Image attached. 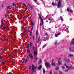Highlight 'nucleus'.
Returning <instances> with one entry per match:
<instances>
[{
  "mask_svg": "<svg viewBox=\"0 0 74 74\" xmlns=\"http://www.w3.org/2000/svg\"><path fill=\"white\" fill-rule=\"evenodd\" d=\"M32 48L33 49V51H34V55L35 56V57L36 58V56H37V51H34V46H33Z\"/></svg>",
  "mask_w": 74,
  "mask_h": 74,
  "instance_id": "1",
  "label": "nucleus"
},
{
  "mask_svg": "<svg viewBox=\"0 0 74 74\" xmlns=\"http://www.w3.org/2000/svg\"><path fill=\"white\" fill-rule=\"evenodd\" d=\"M32 73H34H34H36L37 70H35V69H36V68H35V66H34V65L33 64L32 65Z\"/></svg>",
  "mask_w": 74,
  "mask_h": 74,
  "instance_id": "2",
  "label": "nucleus"
},
{
  "mask_svg": "<svg viewBox=\"0 0 74 74\" xmlns=\"http://www.w3.org/2000/svg\"><path fill=\"white\" fill-rule=\"evenodd\" d=\"M45 65L46 67H49V68L51 67V66H50V63H49V62H46L45 64Z\"/></svg>",
  "mask_w": 74,
  "mask_h": 74,
  "instance_id": "3",
  "label": "nucleus"
},
{
  "mask_svg": "<svg viewBox=\"0 0 74 74\" xmlns=\"http://www.w3.org/2000/svg\"><path fill=\"white\" fill-rule=\"evenodd\" d=\"M57 3L58 5H57V7H61V1H60V0H59Z\"/></svg>",
  "mask_w": 74,
  "mask_h": 74,
  "instance_id": "4",
  "label": "nucleus"
},
{
  "mask_svg": "<svg viewBox=\"0 0 74 74\" xmlns=\"http://www.w3.org/2000/svg\"><path fill=\"white\" fill-rule=\"evenodd\" d=\"M62 61L61 60L60 61L58 60V63L57 65L58 66L59 65H61V64H62Z\"/></svg>",
  "mask_w": 74,
  "mask_h": 74,
  "instance_id": "5",
  "label": "nucleus"
},
{
  "mask_svg": "<svg viewBox=\"0 0 74 74\" xmlns=\"http://www.w3.org/2000/svg\"><path fill=\"white\" fill-rule=\"evenodd\" d=\"M29 58H30L31 59H33V56L32 55H31V54L29 53Z\"/></svg>",
  "mask_w": 74,
  "mask_h": 74,
  "instance_id": "6",
  "label": "nucleus"
},
{
  "mask_svg": "<svg viewBox=\"0 0 74 74\" xmlns=\"http://www.w3.org/2000/svg\"><path fill=\"white\" fill-rule=\"evenodd\" d=\"M39 16L40 19H41V23L42 24L43 23V19H42V18H41V16Z\"/></svg>",
  "mask_w": 74,
  "mask_h": 74,
  "instance_id": "7",
  "label": "nucleus"
},
{
  "mask_svg": "<svg viewBox=\"0 0 74 74\" xmlns=\"http://www.w3.org/2000/svg\"><path fill=\"white\" fill-rule=\"evenodd\" d=\"M41 68H42V65H39V66L38 68V69L40 70L41 69Z\"/></svg>",
  "mask_w": 74,
  "mask_h": 74,
  "instance_id": "8",
  "label": "nucleus"
},
{
  "mask_svg": "<svg viewBox=\"0 0 74 74\" xmlns=\"http://www.w3.org/2000/svg\"><path fill=\"white\" fill-rule=\"evenodd\" d=\"M28 60H29L28 59H24L23 60V62H24V63H25V64H26V63H27V61H28Z\"/></svg>",
  "mask_w": 74,
  "mask_h": 74,
  "instance_id": "9",
  "label": "nucleus"
},
{
  "mask_svg": "<svg viewBox=\"0 0 74 74\" xmlns=\"http://www.w3.org/2000/svg\"><path fill=\"white\" fill-rule=\"evenodd\" d=\"M27 55H29V53H30V50L28 49L27 51Z\"/></svg>",
  "mask_w": 74,
  "mask_h": 74,
  "instance_id": "10",
  "label": "nucleus"
},
{
  "mask_svg": "<svg viewBox=\"0 0 74 74\" xmlns=\"http://www.w3.org/2000/svg\"><path fill=\"white\" fill-rule=\"evenodd\" d=\"M64 60L66 61V62H70V60H69V59L67 60V59L65 58Z\"/></svg>",
  "mask_w": 74,
  "mask_h": 74,
  "instance_id": "11",
  "label": "nucleus"
},
{
  "mask_svg": "<svg viewBox=\"0 0 74 74\" xmlns=\"http://www.w3.org/2000/svg\"><path fill=\"white\" fill-rule=\"evenodd\" d=\"M34 23H33V19H31V25L32 26H34Z\"/></svg>",
  "mask_w": 74,
  "mask_h": 74,
  "instance_id": "12",
  "label": "nucleus"
},
{
  "mask_svg": "<svg viewBox=\"0 0 74 74\" xmlns=\"http://www.w3.org/2000/svg\"><path fill=\"white\" fill-rule=\"evenodd\" d=\"M41 63H42V59H40L39 62L38 63V64H41Z\"/></svg>",
  "mask_w": 74,
  "mask_h": 74,
  "instance_id": "13",
  "label": "nucleus"
},
{
  "mask_svg": "<svg viewBox=\"0 0 74 74\" xmlns=\"http://www.w3.org/2000/svg\"><path fill=\"white\" fill-rule=\"evenodd\" d=\"M51 65L52 66H56V64H55V63H51Z\"/></svg>",
  "mask_w": 74,
  "mask_h": 74,
  "instance_id": "14",
  "label": "nucleus"
},
{
  "mask_svg": "<svg viewBox=\"0 0 74 74\" xmlns=\"http://www.w3.org/2000/svg\"><path fill=\"white\" fill-rule=\"evenodd\" d=\"M7 9H9V10H11V8H10V6L9 5L7 7Z\"/></svg>",
  "mask_w": 74,
  "mask_h": 74,
  "instance_id": "15",
  "label": "nucleus"
},
{
  "mask_svg": "<svg viewBox=\"0 0 74 74\" xmlns=\"http://www.w3.org/2000/svg\"><path fill=\"white\" fill-rule=\"evenodd\" d=\"M74 69L73 67H72V66H71L69 67V69L70 70V69Z\"/></svg>",
  "mask_w": 74,
  "mask_h": 74,
  "instance_id": "16",
  "label": "nucleus"
},
{
  "mask_svg": "<svg viewBox=\"0 0 74 74\" xmlns=\"http://www.w3.org/2000/svg\"><path fill=\"white\" fill-rule=\"evenodd\" d=\"M73 54H69L68 56V57H71L72 56H73Z\"/></svg>",
  "mask_w": 74,
  "mask_h": 74,
  "instance_id": "17",
  "label": "nucleus"
},
{
  "mask_svg": "<svg viewBox=\"0 0 74 74\" xmlns=\"http://www.w3.org/2000/svg\"><path fill=\"white\" fill-rule=\"evenodd\" d=\"M38 36V30H37L36 32V36L37 37Z\"/></svg>",
  "mask_w": 74,
  "mask_h": 74,
  "instance_id": "18",
  "label": "nucleus"
},
{
  "mask_svg": "<svg viewBox=\"0 0 74 74\" xmlns=\"http://www.w3.org/2000/svg\"><path fill=\"white\" fill-rule=\"evenodd\" d=\"M60 18H61V19L62 21H63L64 20H63V17H62V16H60Z\"/></svg>",
  "mask_w": 74,
  "mask_h": 74,
  "instance_id": "19",
  "label": "nucleus"
},
{
  "mask_svg": "<svg viewBox=\"0 0 74 74\" xmlns=\"http://www.w3.org/2000/svg\"><path fill=\"white\" fill-rule=\"evenodd\" d=\"M69 70V69H68L67 70H65V73H67V72H68V71Z\"/></svg>",
  "mask_w": 74,
  "mask_h": 74,
  "instance_id": "20",
  "label": "nucleus"
},
{
  "mask_svg": "<svg viewBox=\"0 0 74 74\" xmlns=\"http://www.w3.org/2000/svg\"><path fill=\"white\" fill-rule=\"evenodd\" d=\"M55 69H56V70H58V69H59V67H56Z\"/></svg>",
  "mask_w": 74,
  "mask_h": 74,
  "instance_id": "21",
  "label": "nucleus"
},
{
  "mask_svg": "<svg viewBox=\"0 0 74 74\" xmlns=\"http://www.w3.org/2000/svg\"><path fill=\"white\" fill-rule=\"evenodd\" d=\"M30 34H29L30 36H32V31H30Z\"/></svg>",
  "mask_w": 74,
  "mask_h": 74,
  "instance_id": "22",
  "label": "nucleus"
},
{
  "mask_svg": "<svg viewBox=\"0 0 74 74\" xmlns=\"http://www.w3.org/2000/svg\"><path fill=\"white\" fill-rule=\"evenodd\" d=\"M40 38H38V42H37V43L38 44L39 43V42H40Z\"/></svg>",
  "mask_w": 74,
  "mask_h": 74,
  "instance_id": "23",
  "label": "nucleus"
},
{
  "mask_svg": "<svg viewBox=\"0 0 74 74\" xmlns=\"http://www.w3.org/2000/svg\"><path fill=\"white\" fill-rule=\"evenodd\" d=\"M52 5H53V6H55V3L54 2H52L51 3Z\"/></svg>",
  "mask_w": 74,
  "mask_h": 74,
  "instance_id": "24",
  "label": "nucleus"
},
{
  "mask_svg": "<svg viewBox=\"0 0 74 74\" xmlns=\"http://www.w3.org/2000/svg\"><path fill=\"white\" fill-rule=\"evenodd\" d=\"M49 73L50 74H52V70H50Z\"/></svg>",
  "mask_w": 74,
  "mask_h": 74,
  "instance_id": "25",
  "label": "nucleus"
},
{
  "mask_svg": "<svg viewBox=\"0 0 74 74\" xmlns=\"http://www.w3.org/2000/svg\"><path fill=\"white\" fill-rule=\"evenodd\" d=\"M43 74H45V70L44 69H43Z\"/></svg>",
  "mask_w": 74,
  "mask_h": 74,
  "instance_id": "26",
  "label": "nucleus"
},
{
  "mask_svg": "<svg viewBox=\"0 0 74 74\" xmlns=\"http://www.w3.org/2000/svg\"><path fill=\"white\" fill-rule=\"evenodd\" d=\"M32 45H33V43L32 42L30 43V46L31 47V48H32Z\"/></svg>",
  "mask_w": 74,
  "mask_h": 74,
  "instance_id": "27",
  "label": "nucleus"
},
{
  "mask_svg": "<svg viewBox=\"0 0 74 74\" xmlns=\"http://www.w3.org/2000/svg\"><path fill=\"white\" fill-rule=\"evenodd\" d=\"M2 55L0 53V58L2 59V60H3V58H2V56H1Z\"/></svg>",
  "mask_w": 74,
  "mask_h": 74,
  "instance_id": "28",
  "label": "nucleus"
},
{
  "mask_svg": "<svg viewBox=\"0 0 74 74\" xmlns=\"http://www.w3.org/2000/svg\"><path fill=\"white\" fill-rule=\"evenodd\" d=\"M55 37H57L58 36V35L57 34H55Z\"/></svg>",
  "mask_w": 74,
  "mask_h": 74,
  "instance_id": "29",
  "label": "nucleus"
},
{
  "mask_svg": "<svg viewBox=\"0 0 74 74\" xmlns=\"http://www.w3.org/2000/svg\"><path fill=\"white\" fill-rule=\"evenodd\" d=\"M67 11L68 12H70V9H69V8H67Z\"/></svg>",
  "mask_w": 74,
  "mask_h": 74,
  "instance_id": "30",
  "label": "nucleus"
},
{
  "mask_svg": "<svg viewBox=\"0 0 74 74\" xmlns=\"http://www.w3.org/2000/svg\"><path fill=\"white\" fill-rule=\"evenodd\" d=\"M29 56H27V57H26V59H27L29 60Z\"/></svg>",
  "mask_w": 74,
  "mask_h": 74,
  "instance_id": "31",
  "label": "nucleus"
},
{
  "mask_svg": "<svg viewBox=\"0 0 74 74\" xmlns=\"http://www.w3.org/2000/svg\"><path fill=\"white\" fill-rule=\"evenodd\" d=\"M33 28H34L33 26H32L31 29V31H31V32H32V30H33Z\"/></svg>",
  "mask_w": 74,
  "mask_h": 74,
  "instance_id": "32",
  "label": "nucleus"
},
{
  "mask_svg": "<svg viewBox=\"0 0 74 74\" xmlns=\"http://www.w3.org/2000/svg\"><path fill=\"white\" fill-rule=\"evenodd\" d=\"M54 44L55 45H56L57 44V41H56L55 42Z\"/></svg>",
  "mask_w": 74,
  "mask_h": 74,
  "instance_id": "33",
  "label": "nucleus"
},
{
  "mask_svg": "<svg viewBox=\"0 0 74 74\" xmlns=\"http://www.w3.org/2000/svg\"><path fill=\"white\" fill-rule=\"evenodd\" d=\"M41 25H43V24H42L41 23H40V26H41Z\"/></svg>",
  "mask_w": 74,
  "mask_h": 74,
  "instance_id": "34",
  "label": "nucleus"
},
{
  "mask_svg": "<svg viewBox=\"0 0 74 74\" xmlns=\"http://www.w3.org/2000/svg\"><path fill=\"white\" fill-rule=\"evenodd\" d=\"M12 4H13V6H14V5H16V4H15V3H12Z\"/></svg>",
  "mask_w": 74,
  "mask_h": 74,
  "instance_id": "35",
  "label": "nucleus"
},
{
  "mask_svg": "<svg viewBox=\"0 0 74 74\" xmlns=\"http://www.w3.org/2000/svg\"><path fill=\"white\" fill-rule=\"evenodd\" d=\"M3 28L4 29H7V28L5 27H4Z\"/></svg>",
  "mask_w": 74,
  "mask_h": 74,
  "instance_id": "36",
  "label": "nucleus"
},
{
  "mask_svg": "<svg viewBox=\"0 0 74 74\" xmlns=\"http://www.w3.org/2000/svg\"><path fill=\"white\" fill-rule=\"evenodd\" d=\"M27 47L28 48H29V44H28L27 45Z\"/></svg>",
  "mask_w": 74,
  "mask_h": 74,
  "instance_id": "37",
  "label": "nucleus"
},
{
  "mask_svg": "<svg viewBox=\"0 0 74 74\" xmlns=\"http://www.w3.org/2000/svg\"><path fill=\"white\" fill-rule=\"evenodd\" d=\"M32 38H33V41H34V36H32Z\"/></svg>",
  "mask_w": 74,
  "mask_h": 74,
  "instance_id": "38",
  "label": "nucleus"
},
{
  "mask_svg": "<svg viewBox=\"0 0 74 74\" xmlns=\"http://www.w3.org/2000/svg\"><path fill=\"white\" fill-rule=\"evenodd\" d=\"M70 10L71 12V13H73V11H72V10H71V9H70Z\"/></svg>",
  "mask_w": 74,
  "mask_h": 74,
  "instance_id": "39",
  "label": "nucleus"
},
{
  "mask_svg": "<svg viewBox=\"0 0 74 74\" xmlns=\"http://www.w3.org/2000/svg\"><path fill=\"white\" fill-rule=\"evenodd\" d=\"M71 47H70V49H69L70 51H73V50H71Z\"/></svg>",
  "mask_w": 74,
  "mask_h": 74,
  "instance_id": "40",
  "label": "nucleus"
},
{
  "mask_svg": "<svg viewBox=\"0 0 74 74\" xmlns=\"http://www.w3.org/2000/svg\"><path fill=\"white\" fill-rule=\"evenodd\" d=\"M61 60V58H59V59L58 60V61H60Z\"/></svg>",
  "mask_w": 74,
  "mask_h": 74,
  "instance_id": "41",
  "label": "nucleus"
},
{
  "mask_svg": "<svg viewBox=\"0 0 74 74\" xmlns=\"http://www.w3.org/2000/svg\"><path fill=\"white\" fill-rule=\"evenodd\" d=\"M27 17H28L27 16H25L24 17V18H27Z\"/></svg>",
  "mask_w": 74,
  "mask_h": 74,
  "instance_id": "42",
  "label": "nucleus"
},
{
  "mask_svg": "<svg viewBox=\"0 0 74 74\" xmlns=\"http://www.w3.org/2000/svg\"><path fill=\"white\" fill-rule=\"evenodd\" d=\"M32 68V66H29V70H30V69H31Z\"/></svg>",
  "mask_w": 74,
  "mask_h": 74,
  "instance_id": "43",
  "label": "nucleus"
},
{
  "mask_svg": "<svg viewBox=\"0 0 74 74\" xmlns=\"http://www.w3.org/2000/svg\"><path fill=\"white\" fill-rule=\"evenodd\" d=\"M66 68H68L69 69V66H68L66 65Z\"/></svg>",
  "mask_w": 74,
  "mask_h": 74,
  "instance_id": "44",
  "label": "nucleus"
},
{
  "mask_svg": "<svg viewBox=\"0 0 74 74\" xmlns=\"http://www.w3.org/2000/svg\"><path fill=\"white\" fill-rule=\"evenodd\" d=\"M27 4L28 5H29V7H31V6H30V5L29 3H27Z\"/></svg>",
  "mask_w": 74,
  "mask_h": 74,
  "instance_id": "45",
  "label": "nucleus"
},
{
  "mask_svg": "<svg viewBox=\"0 0 74 74\" xmlns=\"http://www.w3.org/2000/svg\"><path fill=\"white\" fill-rule=\"evenodd\" d=\"M53 60H52L51 63H53Z\"/></svg>",
  "mask_w": 74,
  "mask_h": 74,
  "instance_id": "46",
  "label": "nucleus"
},
{
  "mask_svg": "<svg viewBox=\"0 0 74 74\" xmlns=\"http://www.w3.org/2000/svg\"><path fill=\"white\" fill-rule=\"evenodd\" d=\"M62 69H65L64 67V66H62Z\"/></svg>",
  "mask_w": 74,
  "mask_h": 74,
  "instance_id": "47",
  "label": "nucleus"
},
{
  "mask_svg": "<svg viewBox=\"0 0 74 74\" xmlns=\"http://www.w3.org/2000/svg\"><path fill=\"white\" fill-rule=\"evenodd\" d=\"M38 59V58H36L35 59V60H37Z\"/></svg>",
  "mask_w": 74,
  "mask_h": 74,
  "instance_id": "48",
  "label": "nucleus"
},
{
  "mask_svg": "<svg viewBox=\"0 0 74 74\" xmlns=\"http://www.w3.org/2000/svg\"><path fill=\"white\" fill-rule=\"evenodd\" d=\"M59 74H62V73L61 72H59Z\"/></svg>",
  "mask_w": 74,
  "mask_h": 74,
  "instance_id": "49",
  "label": "nucleus"
},
{
  "mask_svg": "<svg viewBox=\"0 0 74 74\" xmlns=\"http://www.w3.org/2000/svg\"><path fill=\"white\" fill-rule=\"evenodd\" d=\"M30 8L31 10H33V8L31 6L30 7Z\"/></svg>",
  "mask_w": 74,
  "mask_h": 74,
  "instance_id": "50",
  "label": "nucleus"
},
{
  "mask_svg": "<svg viewBox=\"0 0 74 74\" xmlns=\"http://www.w3.org/2000/svg\"><path fill=\"white\" fill-rule=\"evenodd\" d=\"M5 17H7V14H5Z\"/></svg>",
  "mask_w": 74,
  "mask_h": 74,
  "instance_id": "51",
  "label": "nucleus"
},
{
  "mask_svg": "<svg viewBox=\"0 0 74 74\" xmlns=\"http://www.w3.org/2000/svg\"><path fill=\"white\" fill-rule=\"evenodd\" d=\"M48 20H49V21H51V19H50V18H48Z\"/></svg>",
  "mask_w": 74,
  "mask_h": 74,
  "instance_id": "52",
  "label": "nucleus"
},
{
  "mask_svg": "<svg viewBox=\"0 0 74 74\" xmlns=\"http://www.w3.org/2000/svg\"><path fill=\"white\" fill-rule=\"evenodd\" d=\"M45 46H46V44L45 45L43 46V48H45Z\"/></svg>",
  "mask_w": 74,
  "mask_h": 74,
  "instance_id": "53",
  "label": "nucleus"
},
{
  "mask_svg": "<svg viewBox=\"0 0 74 74\" xmlns=\"http://www.w3.org/2000/svg\"><path fill=\"white\" fill-rule=\"evenodd\" d=\"M60 33H58V35H60Z\"/></svg>",
  "mask_w": 74,
  "mask_h": 74,
  "instance_id": "54",
  "label": "nucleus"
},
{
  "mask_svg": "<svg viewBox=\"0 0 74 74\" xmlns=\"http://www.w3.org/2000/svg\"><path fill=\"white\" fill-rule=\"evenodd\" d=\"M29 16H30V15L29 14H28L27 16L28 17H29Z\"/></svg>",
  "mask_w": 74,
  "mask_h": 74,
  "instance_id": "55",
  "label": "nucleus"
},
{
  "mask_svg": "<svg viewBox=\"0 0 74 74\" xmlns=\"http://www.w3.org/2000/svg\"><path fill=\"white\" fill-rule=\"evenodd\" d=\"M33 1H35L36 2V1H37V0H33Z\"/></svg>",
  "mask_w": 74,
  "mask_h": 74,
  "instance_id": "56",
  "label": "nucleus"
},
{
  "mask_svg": "<svg viewBox=\"0 0 74 74\" xmlns=\"http://www.w3.org/2000/svg\"><path fill=\"white\" fill-rule=\"evenodd\" d=\"M23 5H24L25 6L26 5V4L25 3H23Z\"/></svg>",
  "mask_w": 74,
  "mask_h": 74,
  "instance_id": "57",
  "label": "nucleus"
},
{
  "mask_svg": "<svg viewBox=\"0 0 74 74\" xmlns=\"http://www.w3.org/2000/svg\"><path fill=\"white\" fill-rule=\"evenodd\" d=\"M47 18H48V15L46 17H45V19Z\"/></svg>",
  "mask_w": 74,
  "mask_h": 74,
  "instance_id": "58",
  "label": "nucleus"
},
{
  "mask_svg": "<svg viewBox=\"0 0 74 74\" xmlns=\"http://www.w3.org/2000/svg\"><path fill=\"white\" fill-rule=\"evenodd\" d=\"M25 8H27V6H26V5H25Z\"/></svg>",
  "mask_w": 74,
  "mask_h": 74,
  "instance_id": "59",
  "label": "nucleus"
},
{
  "mask_svg": "<svg viewBox=\"0 0 74 74\" xmlns=\"http://www.w3.org/2000/svg\"><path fill=\"white\" fill-rule=\"evenodd\" d=\"M64 65V66H67L66 65V64H65Z\"/></svg>",
  "mask_w": 74,
  "mask_h": 74,
  "instance_id": "60",
  "label": "nucleus"
},
{
  "mask_svg": "<svg viewBox=\"0 0 74 74\" xmlns=\"http://www.w3.org/2000/svg\"><path fill=\"white\" fill-rule=\"evenodd\" d=\"M45 35H46V36H47V33H45Z\"/></svg>",
  "mask_w": 74,
  "mask_h": 74,
  "instance_id": "61",
  "label": "nucleus"
},
{
  "mask_svg": "<svg viewBox=\"0 0 74 74\" xmlns=\"http://www.w3.org/2000/svg\"><path fill=\"white\" fill-rule=\"evenodd\" d=\"M14 7H15V8H16V5H14Z\"/></svg>",
  "mask_w": 74,
  "mask_h": 74,
  "instance_id": "62",
  "label": "nucleus"
},
{
  "mask_svg": "<svg viewBox=\"0 0 74 74\" xmlns=\"http://www.w3.org/2000/svg\"><path fill=\"white\" fill-rule=\"evenodd\" d=\"M27 10V8H26V9H25V11H26Z\"/></svg>",
  "mask_w": 74,
  "mask_h": 74,
  "instance_id": "63",
  "label": "nucleus"
},
{
  "mask_svg": "<svg viewBox=\"0 0 74 74\" xmlns=\"http://www.w3.org/2000/svg\"><path fill=\"white\" fill-rule=\"evenodd\" d=\"M38 15L39 16H40V14H38Z\"/></svg>",
  "mask_w": 74,
  "mask_h": 74,
  "instance_id": "64",
  "label": "nucleus"
}]
</instances>
